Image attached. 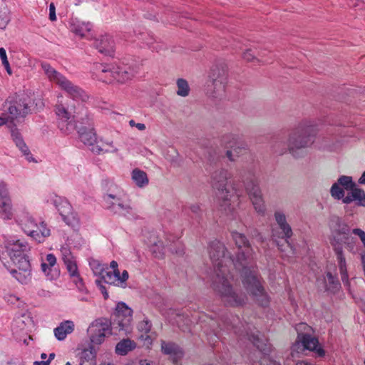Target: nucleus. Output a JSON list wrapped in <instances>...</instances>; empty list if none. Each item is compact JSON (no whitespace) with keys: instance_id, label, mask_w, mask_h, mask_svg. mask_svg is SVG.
I'll return each mask as SVG.
<instances>
[{"instance_id":"nucleus-31","label":"nucleus","mask_w":365,"mask_h":365,"mask_svg":"<svg viewBox=\"0 0 365 365\" xmlns=\"http://www.w3.org/2000/svg\"><path fill=\"white\" fill-rule=\"evenodd\" d=\"M97 351L93 345L82 350L79 355V365H96Z\"/></svg>"},{"instance_id":"nucleus-5","label":"nucleus","mask_w":365,"mask_h":365,"mask_svg":"<svg viewBox=\"0 0 365 365\" xmlns=\"http://www.w3.org/2000/svg\"><path fill=\"white\" fill-rule=\"evenodd\" d=\"M317 133V128L311 122L301 123L289 135L288 143L282 138H276L272 145L273 151L282 155L287 150L294 158L302 155V150L313 144Z\"/></svg>"},{"instance_id":"nucleus-60","label":"nucleus","mask_w":365,"mask_h":365,"mask_svg":"<svg viewBox=\"0 0 365 365\" xmlns=\"http://www.w3.org/2000/svg\"><path fill=\"white\" fill-rule=\"evenodd\" d=\"M177 244L179 245V247L178 249L175 250L174 248L170 247L169 250L172 252H175L177 255H181L184 253V247L182 245L180 244V242H177Z\"/></svg>"},{"instance_id":"nucleus-39","label":"nucleus","mask_w":365,"mask_h":365,"mask_svg":"<svg viewBox=\"0 0 365 365\" xmlns=\"http://www.w3.org/2000/svg\"><path fill=\"white\" fill-rule=\"evenodd\" d=\"M118 210H115V212H118L119 215L126 217L127 218L131 220L135 217V214L133 210V208L130 205V202L128 200L124 202H119L117 204Z\"/></svg>"},{"instance_id":"nucleus-4","label":"nucleus","mask_w":365,"mask_h":365,"mask_svg":"<svg viewBox=\"0 0 365 365\" xmlns=\"http://www.w3.org/2000/svg\"><path fill=\"white\" fill-rule=\"evenodd\" d=\"M231 173L225 169L215 170L211 175V183L215 190L220 208L225 215L231 218L235 217V211L240 206V198L243 190L235 182L231 185V190L227 187V180L231 178Z\"/></svg>"},{"instance_id":"nucleus-55","label":"nucleus","mask_w":365,"mask_h":365,"mask_svg":"<svg viewBox=\"0 0 365 365\" xmlns=\"http://www.w3.org/2000/svg\"><path fill=\"white\" fill-rule=\"evenodd\" d=\"M4 299L11 304H16L20 298L13 294H6L4 295Z\"/></svg>"},{"instance_id":"nucleus-26","label":"nucleus","mask_w":365,"mask_h":365,"mask_svg":"<svg viewBox=\"0 0 365 365\" xmlns=\"http://www.w3.org/2000/svg\"><path fill=\"white\" fill-rule=\"evenodd\" d=\"M318 286L322 287L324 291L332 293L336 292L340 287V282L336 275H333L330 272H327L325 276L317 279Z\"/></svg>"},{"instance_id":"nucleus-48","label":"nucleus","mask_w":365,"mask_h":365,"mask_svg":"<svg viewBox=\"0 0 365 365\" xmlns=\"http://www.w3.org/2000/svg\"><path fill=\"white\" fill-rule=\"evenodd\" d=\"M330 194L332 197L336 200H341L346 197L345 192L343 187H341L338 182L334 183L330 189Z\"/></svg>"},{"instance_id":"nucleus-10","label":"nucleus","mask_w":365,"mask_h":365,"mask_svg":"<svg viewBox=\"0 0 365 365\" xmlns=\"http://www.w3.org/2000/svg\"><path fill=\"white\" fill-rule=\"evenodd\" d=\"M242 180L245 189L255 211L263 215L265 213L266 207L258 180L252 173H250L246 178L242 176Z\"/></svg>"},{"instance_id":"nucleus-12","label":"nucleus","mask_w":365,"mask_h":365,"mask_svg":"<svg viewBox=\"0 0 365 365\" xmlns=\"http://www.w3.org/2000/svg\"><path fill=\"white\" fill-rule=\"evenodd\" d=\"M19 220L23 231L38 242H43L46 237L50 235V230L46 227V224L41 222L38 225L29 214L23 215Z\"/></svg>"},{"instance_id":"nucleus-23","label":"nucleus","mask_w":365,"mask_h":365,"mask_svg":"<svg viewBox=\"0 0 365 365\" xmlns=\"http://www.w3.org/2000/svg\"><path fill=\"white\" fill-rule=\"evenodd\" d=\"M16 268L9 269L11 276L22 284H27L31 280V267L29 261L14 264Z\"/></svg>"},{"instance_id":"nucleus-17","label":"nucleus","mask_w":365,"mask_h":365,"mask_svg":"<svg viewBox=\"0 0 365 365\" xmlns=\"http://www.w3.org/2000/svg\"><path fill=\"white\" fill-rule=\"evenodd\" d=\"M274 217L277 228H272V237L275 240H284L289 246V240L293 235V231L290 225L287 221L285 214L282 211L277 210L274 213Z\"/></svg>"},{"instance_id":"nucleus-15","label":"nucleus","mask_w":365,"mask_h":365,"mask_svg":"<svg viewBox=\"0 0 365 365\" xmlns=\"http://www.w3.org/2000/svg\"><path fill=\"white\" fill-rule=\"evenodd\" d=\"M222 143L226 148H230L226 152V155L230 160L234 161L235 157L245 153L248 146L239 135L234 133H228L222 136Z\"/></svg>"},{"instance_id":"nucleus-62","label":"nucleus","mask_w":365,"mask_h":365,"mask_svg":"<svg viewBox=\"0 0 365 365\" xmlns=\"http://www.w3.org/2000/svg\"><path fill=\"white\" fill-rule=\"evenodd\" d=\"M49 364H50V361L42 360L40 361H34L33 365H49Z\"/></svg>"},{"instance_id":"nucleus-64","label":"nucleus","mask_w":365,"mask_h":365,"mask_svg":"<svg viewBox=\"0 0 365 365\" xmlns=\"http://www.w3.org/2000/svg\"><path fill=\"white\" fill-rule=\"evenodd\" d=\"M359 183L361 185H365V171L363 173V174L359 179Z\"/></svg>"},{"instance_id":"nucleus-35","label":"nucleus","mask_w":365,"mask_h":365,"mask_svg":"<svg viewBox=\"0 0 365 365\" xmlns=\"http://www.w3.org/2000/svg\"><path fill=\"white\" fill-rule=\"evenodd\" d=\"M41 68L45 72L48 78L55 82L58 86L60 85L61 81H63L66 78L64 76L61 74L59 72L52 68L49 63L46 62H42L41 63Z\"/></svg>"},{"instance_id":"nucleus-30","label":"nucleus","mask_w":365,"mask_h":365,"mask_svg":"<svg viewBox=\"0 0 365 365\" xmlns=\"http://www.w3.org/2000/svg\"><path fill=\"white\" fill-rule=\"evenodd\" d=\"M355 202L356 205L365 207V192L364 190L354 187L348 192L347 195L343 199V203L349 204Z\"/></svg>"},{"instance_id":"nucleus-21","label":"nucleus","mask_w":365,"mask_h":365,"mask_svg":"<svg viewBox=\"0 0 365 365\" xmlns=\"http://www.w3.org/2000/svg\"><path fill=\"white\" fill-rule=\"evenodd\" d=\"M135 73L133 63H130L128 60L120 61L115 63V81L120 83L130 80Z\"/></svg>"},{"instance_id":"nucleus-43","label":"nucleus","mask_w":365,"mask_h":365,"mask_svg":"<svg viewBox=\"0 0 365 365\" xmlns=\"http://www.w3.org/2000/svg\"><path fill=\"white\" fill-rule=\"evenodd\" d=\"M101 71L98 73V78L104 83H111L113 81V71L111 68H107L106 66H100Z\"/></svg>"},{"instance_id":"nucleus-54","label":"nucleus","mask_w":365,"mask_h":365,"mask_svg":"<svg viewBox=\"0 0 365 365\" xmlns=\"http://www.w3.org/2000/svg\"><path fill=\"white\" fill-rule=\"evenodd\" d=\"M114 199V195L113 194H107L103 196V204L104 207L109 209L113 206V200Z\"/></svg>"},{"instance_id":"nucleus-59","label":"nucleus","mask_w":365,"mask_h":365,"mask_svg":"<svg viewBox=\"0 0 365 365\" xmlns=\"http://www.w3.org/2000/svg\"><path fill=\"white\" fill-rule=\"evenodd\" d=\"M129 125L131 126V127H136L139 130H144L146 127H145V125L144 123H135L134 120H130L129 121Z\"/></svg>"},{"instance_id":"nucleus-18","label":"nucleus","mask_w":365,"mask_h":365,"mask_svg":"<svg viewBox=\"0 0 365 365\" xmlns=\"http://www.w3.org/2000/svg\"><path fill=\"white\" fill-rule=\"evenodd\" d=\"M61 253L62 259L66 267L70 277L73 278V282L76 284L79 291L83 292L86 290V288L83 283L82 278L79 275L76 262L70 250L63 248L61 250Z\"/></svg>"},{"instance_id":"nucleus-45","label":"nucleus","mask_w":365,"mask_h":365,"mask_svg":"<svg viewBox=\"0 0 365 365\" xmlns=\"http://www.w3.org/2000/svg\"><path fill=\"white\" fill-rule=\"evenodd\" d=\"M9 249H14L16 250H29V246L25 241L16 240H11L8 242L6 247V252L9 251Z\"/></svg>"},{"instance_id":"nucleus-42","label":"nucleus","mask_w":365,"mask_h":365,"mask_svg":"<svg viewBox=\"0 0 365 365\" xmlns=\"http://www.w3.org/2000/svg\"><path fill=\"white\" fill-rule=\"evenodd\" d=\"M91 29L92 24L91 23L78 22L73 25L72 31L76 35L84 37L91 31Z\"/></svg>"},{"instance_id":"nucleus-47","label":"nucleus","mask_w":365,"mask_h":365,"mask_svg":"<svg viewBox=\"0 0 365 365\" xmlns=\"http://www.w3.org/2000/svg\"><path fill=\"white\" fill-rule=\"evenodd\" d=\"M4 125H7L11 130V128H14L16 127L14 118L10 116V113L6 111V108L4 106L3 111L0 115V126Z\"/></svg>"},{"instance_id":"nucleus-50","label":"nucleus","mask_w":365,"mask_h":365,"mask_svg":"<svg viewBox=\"0 0 365 365\" xmlns=\"http://www.w3.org/2000/svg\"><path fill=\"white\" fill-rule=\"evenodd\" d=\"M341 187H344V190H352L354 187H356V184L354 182L352 178L346 175L340 176L337 182Z\"/></svg>"},{"instance_id":"nucleus-8","label":"nucleus","mask_w":365,"mask_h":365,"mask_svg":"<svg viewBox=\"0 0 365 365\" xmlns=\"http://www.w3.org/2000/svg\"><path fill=\"white\" fill-rule=\"evenodd\" d=\"M329 227L334 240L339 241L352 250L354 245V238L351 237L352 230L348 222L337 215H331L329 219Z\"/></svg>"},{"instance_id":"nucleus-28","label":"nucleus","mask_w":365,"mask_h":365,"mask_svg":"<svg viewBox=\"0 0 365 365\" xmlns=\"http://www.w3.org/2000/svg\"><path fill=\"white\" fill-rule=\"evenodd\" d=\"M147 245L150 247V252L155 258H163L165 255V247L163 242L158 239L155 232H150L146 240Z\"/></svg>"},{"instance_id":"nucleus-29","label":"nucleus","mask_w":365,"mask_h":365,"mask_svg":"<svg viewBox=\"0 0 365 365\" xmlns=\"http://www.w3.org/2000/svg\"><path fill=\"white\" fill-rule=\"evenodd\" d=\"M11 135L15 145L22 153V154L26 157V160L29 162H34L35 160L33 158L28 146L25 143L21 134L16 127L14 128H11Z\"/></svg>"},{"instance_id":"nucleus-6","label":"nucleus","mask_w":365,"mask_h":365,"mask_svg":"<svg viewBox=\"0 0 365 365\" xmlns=\"http://www.w3.org/2000/svg\"><path fill=\"white\" fill-rule=\"evenodd\" d=\"M235 268L240 272L243 287L253 300L262 307H267L269 297L264 287V280L257 270L256 261Z\"/></svg>"},{"instance_id":"nucleus-19","label":"nucleus","mask_w":365,"mask_h":365,"mask_svg":"<svg viewBox=\"0 0 365 365\" xmlns=\"http://www.w3.org/2000/svg\"><path fill=\"white\" fill-rule=\"evenodd\" d=\"M61 253L62 259L66 267L70 277L73 278V282L76 284L79 291L83 292L86 290V288L83 283L82 278L79 275L76 262L70 250L63 248L61 250Z\"/></svg>"},{"instance_id":"nucleus-13","label":"nucleus","mask_w":365,"mask_h":365,"mask_svg":"<svg viewBox=\"0 0 365 365\" xmlns=\"http://www.w3.org/2000/svg\"><path fill=\"white\" fill-rule=\"evenodd\" d=\"M51 202L67 225L73 229L78 228L79 218L77 214L73 211L71 205L66 198L55 195L51 197Z\"/></svg>"},{"instance_id":"nucleus-49","label":"nucleus","mask_w":365,"mask_h":365,"mask_svg":"<svg viewBox=\"0 0 365 365\" xmlns=\"http://www.w3.org/2000/svg\"><path fill=\"white\" fill-rule=\"evenodd\" d=\"M177 94L178 96L186 97L189 95L190 93V86L186 80L183 78H179L177 81Z\"/></svg>"},{"instance_id":"nucleus-61","label":"nucleus","mask_w":365,"mask_h":365,"mask_svg":"<svg viewBox=\"0 0 365 365\" xmlns=\"http://www.w3.org/2000/svg\"><path fill=\"white\" fill-rule=\"evenodd\" d=\"M243 58L246 61H250L254 59V54L251 50H247L243 54Z\"/></svg>"},{"instance_id":"nucleus-27","label":"nucleus","mask_w":365,"mask_h":365,"mask_svg":"<svg viewBox=\"0 0 365 365\" xmlns=\"http://www.w3.org/2000/svg\"><path fill=\"white\" fill-rule=\"evenodd\" d=\"M112 43L113 38L111 36L108 35H102L94 39L93 46L101 53L112 57L113 53Z\"/></svg>"},{"instance_id":"nucleus-16","label":"nucleus","mask_w":365,"mask_h":365,"mask_svg":"<svg viewBox=\"0 0 365 365\" xmlns=\"http://www.w3.org/2000/svg\"><path fill=\"white\" fill-rule=\"evenodd\" d=\"M87 333L93 344H101L106 336L111 334L110 324L106 319H98L91 324Z\"/></svg>"},{"instance_id":"nucleus-3","label":"nucleus","mask_w":365,"mask_h":365,"mask_svg":"<svg viewBox=\"0 0 365 365\" xmlns=\"http://www.w3.org/2000/svg\"><path fill=\"white\" fill-rule=\"evenodd\" d=\"M78 110L76 107L66 108L63 104L57 105L56 113L62 120L67 122L71 118L75 121V128L78 134L79 140L95 154L108 152L113 148V143H107L103 140H98L94 129L93 118L88 110L82 104H78Z\"/></svg>"},{"instance_id":"nucleus-58","label":"nucleus","mask_w":365,"mask_h":365,"mask_svg":"<svg viewBox=\"0 0 365 365\" xmlns=\"http://www.w3.org/2000/svg\"><path fill=\"white\" fill-rule=\"evenodd\" d=\"M334 250L335 255L336 256V258L340 257H344V252H343V248H342L341 243H339L338 245H335L334 247Z\"/></svg>"},{"instance_id":"nucleus-22","label":"nucleus","mask_w":365,"mask_h":365,"mask_svg":"<svg viewBox=\"0 0 365 365\" xmlns=\"http://www.w3.org/2000/svg\"><path fill=\"white\" fill-rule=\"evenodd\" d=\"M56 262V257L52 253L47 254L45 258H41V271L48 280H55L60 276V270L57 267Z\"/></svg>"},{"instance_id":"nucleus-32","label":"nucleus","mask_w":365,"mask_h":365,"mask_svg":"<svg viewBox=\"0 0 365 365\" xmlns=\"http://www.w3.org/2000/svg\"><path fill=\"white\" fill-rule=\"evenodd\" d=\"M74 330V323L72 321L66 320L61 322L59 326L54 329L53 332L56 338L59 341L64 340L67 335Z\"/></svg>"},{"instance_id":"nucleus-57","label":"nucleus","mask_w":365,"mask_h":365,"mask_svg":"<svg viewBox=\"0 0 365 365\" xmlns=\"http://www.w3.org/2000/svg\"><path fill=\"white\" fill-rule=\"evenodd\" d=\"M49 19L52 21L56 20V7L53 3H51L49 5Z\"/></svg>"},{"instance_id":"nucleus-9","label":"nucleus","mask_w":365,"mask_h":365,"mask_svg":"<svg viewBox=\"0 0 365 365\" xmlns=\"http://www.w3.org/2000/svg\"><path fill=\"white\" fill-rule=\"evenodd\" d=\"M89 265L93 274L97 277L95 279L96 285L98 287L103 298L108 299L109 297L108 289L114 284L113 272L108 271V267L102 264L96 259L90 260Z\"/></svg>"},{"instance_id":"nucleus-20","label":"nucleus","mask_w":365,"mask_h":365,"mask_svg":"<svg viewBox=\"0 0 365 365\" xmlns=\"http://www.w3.org/2000/svg\"><path fill=\"white\" fill-rule=\"evenodd\" d=\"M58 86L74 101L84 103L89 98L88 95L83 88L73 83L67 78L61 81Z\"/></svg>"},{"instance_id":"nucleus-44","label":"nucleus","mask_w":365,"mask_h":365,"mask_svg":"<svg viewBox=\"0 0 365 365\" xmlns=\"http://www.w3.org/2000/svg\"><path fill=\"white\" fill-rule=\"evenodd\" d=\"M129 274L126 270H123L122 273L118 269V264L115 262V286L121 288L127 287V280L128 279Z\"/></svg>"},{"instance_id":"nucleus-14","label":"nucleus","mask_w":365,"mask_h":365,"mask_svg":"<svg viewBox=\"0 0 365 365\" xmlns=\"http://www.w3.org/2000/svg\"><path fill=\"white\" fill-rule=\"evenodd\" d=\"M132 321L133 309L123 302H118L115 304V329L127 335L132 331Z\"/></svg>"},{"instance_id":"nucleus-34","label":"nucleus","mask_w":365,"mask_h":365,"mask_svg":"<svg viewBox=\"0 0 365 365\" xmlns=\"http://www.w3.org/2000/svg\"><path fill=\"white\" fill-rule=\"evenodd\" d=\"M131 178L135 185L140 188L145 187L149 183V179L147 173L139 169L135 168L131 173Z\"/></svg>"},{"instance_id":"nucleus-52","label":"nucleus","mask_w":365,"mask_h":365,"mask_svg":"<svg viewBox=\"0 0 365 365\" xmlns=\"http://www.w3.org/2000/svg\"><path fill=\"white\" fill-rule=\"evenodd\" d=\"M306 349L304 348L302 341L300 336H298V339L294 342L291 348V355L293 358L297 356L298 354H302Z\"/></svg>"},{"instance_id":"nucleus-53","label":"nucleus","mask_w":365,"mask_h":365,"mask_svg":"<svg viewBox=\"0 0 365 365\" xmlns=\"http://www.w3.org/2000/svg\"><path fill=\"white\" fill-rule=\"evenodd\" d=\"M0 58L1 60L2 65L4 66L6 71L9 74H11V69L10 67L9 62L7 58L6 50L4 48H0Z\"/></svg>"},{"instance_id":"nucleus-51","label":"nucleus","mask_w":365,"mask_h":365,"mask_svg":"<svg viewBox=\"0 0 365 365\" xmlns=\"http://www.w3.org/2000/svg\"><path fill=\"white\" fill-rule=\"evenodd\" d=\"M11 20L10 12L6 6L0 9V30L6 29V26Z\"/></svg>"},{"instance_id":"nucleus-24","label":"nucleus","mask_w":365,"mask_h":365,"mask_svg":"<svg viewBox=\"0 0 365 365\" xmlns=\"http://www.w3.org/2000/svg\"><path fill=\"white\" fill-rule=\"evenodd\" d=\"M0 215L4 220L11 219L13 216L11 201L4 182H0Z\"/></svg>"},{"instance_id":"nucleus-46","label":"nucleus","mask_w":365,"mask_h":365,"mask_svg":"<svg viewBox=\"0 0 365 365\" xmlns=\"http://www.w3.org/2000/svg\"><path fill=\"white\" fill-rule=\"evenodd\" d=\"M338 262V266L339 269V272L341 274V278L342 282L346 284L349 282V275L346 269V262L345 257H340L336 258Z\"/></svg>"},{"instance_id":"nucleus-63","label":"nucleus","mask_w":365,"mask_h":365,"mask_svg":"<svg viewBox=\"0 0 365 365\" xmlns=\"http://www.w3.org/2000/svg\"><path fill=\"white\" fill-rule=\"evenodd\" d=\"M5 365H23L21 362L16 360H11L9 361H7Z\"/></svg>"},{"instance_id":"nucleus-41","label":"nucleus","mask_w":365,"mask_h":365,"mask_svg":"<svg viewBox=\"0 0 365 365\" xmlns=\"http://www.w3.org/2000/svg\"><path fill=\"white\" fill-rule=\"evenodd\" d=\"M27 251L28 250H16L14 249H9V251L6 252L13 264H21V262L29 261V257L26 254Z\"/></svg>"},{"instance_id":"nucleus-38","label":"nucleus","mask_w":365,"mask_h":365,"mask_svg":"<svg viewBox=\"0 0 365 365\" xmlns=\"http://www.w3.org/2000/svg\"><path fill=\"white\" fill-rule=\"evenodd\" d=\"M152 328V323L148 319L145 318L143 320L140 322L137 325L138 330L142 333L140 338L142 340H145L148 341V344H151V338L148 334Z\"/></svg>"},{"instance_id":"nucleus-1","label":"nucleus","mask_w":365,"mask_h":365,"mask_svg":"<svg viewBox=\"0 0 365 365\" xmlns=\"http://www.w3.org/2000/svg\"><path fill=\"white\" fill-rule=\"evenodd\" d=\"M206 319H209V324L212 327V331H213L214 336L217 339H220V331L233 330L239 336L246 338L251 341L257 347L258 350L257 354L262 355L259 361H256L250 356V360L252 365H281L279 362L269 357L272 347L268 340L264 336H260L258 334H255L250 324H242L237 316H222L219 321L216 322L213 318H210L202 313H195L192 315L191 318H189L187 316L185 318L184 314L178 313L176 314L175 322L183 331H185L186 329L183 327L184 325L188 327L195 320H196L197 323L201 324L205 322Z\"/></svg>"},{"instance_id":"nucleus-25","label":"nucleus","mask_w":365,"mask_h":365,"mask_svg":"<svg viewBox=\"0 0 365 365\" xmlns=\"http://www.w3.org/2000/svg\"><path fill=\"white\" fill-rule=\"evenodd\" d=\"M209 78L213 87V96L216 98L222 96L225 89L226 78L225 76L220 73L219 69L213 68L211 70Z\"/></svg>"},{"instance_id":"nucleus-36","label":"nucleus","mask_w":365,"mask_h":365,"mask_svg":"<svg viewBox=\"0 0 365 365\" xmlns=\"http://www.w3.org/2000/svg\"><path fill=\"white\" fill-rule=\"evenodd\" d=\"M137 346L136 343L130 339H123L115 345V353L122 356L134 350Z\"/></svg>"},{"instance_id":"nucleus-33","label":"nucleus","mask_w":365,"mask_h":365,"mask_svg":"<svg viewBox=\"0 0 365 365\" xmlns=\"http://www.w3.org/2000/svg\"><path fill=\"white\" fill-rule=\"evenodd\" d=\"M300 337L306 351H316L319 356H324L325 352L324 349L322 348H317L319 342L315 337L309 334H303L300 336Z\"/></svg>"},{"instance_id":"nucleus-2","label":"nucleus","mask_w":365,"mask_h":365,"mask_svg":"<svg viewBox=\"0 0 365 365\" xmlns=\"http://www.w3.org/2000/svg\"><path fill=\"white\" fill-rule=\"evenodd\" d=\"M226 251L224 244L218 240L212 241L209 245L208 253L214 267L212 287L226 305L241 307L246 304L247 297L241 290L232 285L234 277L224 263L229 262L232 264L233 259L226 256Z\"/></svg>"},{"instance_id":"nucleus-56","label":"nucleus","mask_w":365,"mask_h":365,"mask_svg":"<svg viewBox=\"0 0 365 365\" xmlns=\"http://www.w3.org/2000/svg\"><path fill=\"white\" fill-rule=\"evenodd\" d=\"M352 233L359 236L364 247H365V232L360 228H354L352 230Z\"/></svg>"},{"instance_id":"nucleus-7","label":"nucleus","mask_w":365,"mask_h":365,"mask_svg":"<svg viewBox=\"0 0 365 365\" xmlns=\"http://www.w3.org/2000/svg\"><path fill=\"white\" fill-rule=\"evenodd\" d=\"M232 240L239 249V252L235 259H232L234 267L246 266L256 261L255 254L252 248L247 237L236 231L231 232Z\"/></svg>"},{"instance_id":"nucleus-37","label":"nucleus","mask_w":365,"mask_h":365,"mask_svg":"<svg viewBox=\"0 0 365 365\" xmlns=\"http://www.w3.org/2000/svg\"><path fill=\"white\" fill-rule=\"evenodd\" d=\"M161 348L164 354L173 356L175 359L181 358L183 355L180 348L174 343L163 341Z\"/></svg>"},{"instance_id":"nucleus-40","label":"nucleus","mask_w":365,"mask_h":365,"mask_svg":"<svg viewBox=\"0 0 365 365\" xmlns=\"http://www.w3.org/2000/svg\"><path fill=\"white\" fill-rule=\"evenodd\" d=\"M182 212L185 215L198 220L201 215V209L197 204L187 203L183 205Z\"/></svg>"},{"instance_id":"nucleus-11","label":"nucleus","mask_w":365,"mask_h":365,"mask_svg":"<svg viewBox=\"0 0 365 365\" xmlns=\"http://www.w3.org/2000/svg\"><path fill=\"white\" fill-rule=\"evenodd\" d=\"M34 104L32 98L26 94H21L14 98L7 99L4 107L10 116L16 120L19 118H24L31 112V107Z\"/></svg>"}]
</instances>
